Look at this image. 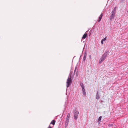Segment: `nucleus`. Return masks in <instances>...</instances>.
Wrapping results in <instances>:
<instances>
[{"mask_svg": "<svg viewBox=\"0 0 128 128\" xmlns=\"http://www.w3.org/2000/svg\"><path fill=\"white\" fill-rule=\"evenodd\" d=\"M71 75H70L69 76L67 80L66 83V87L67 88L69 87L72 83V79H71Z\"/></svg>", "mask_w": 128, "mask_h": 128, "instance_id": "1", "label": "nucleus"}, {"mask_svg": "<svg viewBox=\"0 0 128 128\" xmlns=\"http://www.w3.org/2000/svg\"><path fill=\"white\" fill-rule=\"evenodd\" d=\"M107 55V52H105L102 56V57L99 60V62L100 64L106 58Z\"/></svg>", "mask_w": 128, "mask_h": 128, "instance_id": "2", "label": "nucleus"}, {"mask_svg": "<svg viewBox=\"0 0 128 128\" xmlns=\"http://www.w3.org/2000/svg\"><path fill=\"white\" fill-rule=\"evenodd\" d=\"M79 112L77 111H76L74 114V117L75 120L77 119L78 118V114Z\"/></svg>", "mask_w": 128, "mask_h": 128, "instance_id": "3", "label": "nucleus"}, {"mask_svg": "<svg viewBox=\"0 0 128 128\" xmlns=\"http://www.w3.org/2000/svg\"><path fill=\"white\" fill-rule=\"evenodd\" d=\"M115 14H112L110 16V20H111L114 18Z\"/></svg>", "mask_w": 128, "mask_h": 128, "instance_id": "4", "label": "nucleus"}, {"mask_svg": "<svg viewBox=\"0 0 128 128\" xmlns=\"http://www.w3.org/2000/svg\"><path fill=\"white\" fill-rule=\"evenodd\" d=\"M103 16V14H102L100 15L99 18H98V22H99L100 20H101V19H102V16Z\"/></svg>", "mask_w": 128, "mask_h": 128, "instance_id": "5", "label": "nucleus"}, {"mask_svg": "<svg viewBox=\"0 0 128 128\" xmlns=\"http://www.w3.org/2000/svg\"><path fill=\"white\" fill-rule=\"evenodd\" d=\"M80 85L82 88V90L84 89V86L82 83H80Z\"/></svg>", "mask_w": 128, "mask_h": 128, "instance_id": "6", "label": "nucleus"}, {"mask_svg": "<svg viewBox=\"0 0 128 128\" xmlns=\"http://www.w3.org/2000/svg\"><path fill=\"white\" fill-rule=\"evenodd\" d=\"M87 35V34L85 33L83 36L82 37V38L83 39H84L86 37Z\"/></svg>", "mask_w": 128, "mask_h": 128, "instance_id": "7", "label": "nucleus"}, {"mask_svg": "<svg viewBox=\"0 0 128 128\" xmlns=\"http://www.w3.org/2000/svg\"><path fill=\"white\" fill-rule=\"evenodd\" d=\"M56 122L54 120L52 121V122L50 124H52L53 125H54L55 123Z\"/></svg>", "mask_w": 128, "mask_h": 128, "instance_id": "8", "label": "nucleus"}, {"mask_svg": "<svg viewBox=\"0 0 128 128\" xmlns=\"http://www.w3.org/2000/svg\"><path fill=\"white\" fill-rule=\"evenodd\" d=\"M69 119H66V120L65 122V124L67 125L68 123Z\"/></svg>", "mask_w": 128, "mask_h": 128, "instance_id": "9", "label": "nucleus"}, {"mask_svg": "<svg viewBox=\"0 0 128 128\" xmlns=\"http://www.w3.org/2000/svg\"><path fill=\"white\" fill-rule=\"evenodd\" d=\"M82 91L83 94L84 95H86V93L85 92V90L84 89H82Z\"/></svg>", "mask_w": 128, "mask_h": 128, "instance_id": "10", "label": "nucleus"}, {"mask_svg": "<svg viewBox=\"0 0 128 128\" xmlns=\"http://www.w3.org/2000/svg\"><path fill=\"white\" fill-rule=\"evenodd\" d=\"M70 117V114H68L67 116L66 119H69Z\"/></svg>", "mask_w": 128, "mask_h": 128, "instance_id": "11", "label": "nucleus"}, {"mask_svg": "<svg viewBox=\"0 0 128 128\" xmlns=\"http://www.w3.org/2000/svg\"><path fill=\"white\" fill-rule=\"evenodd\" d=\"M116 11V10H112V12L111 13L115 14Z\"/></svg>", "mask_w": 128, "mask_h": 128, "instance_id": "12", "label": "nucleus"}, {"mask_svg": "<svg viewBox=\"0 0 128 128\" xmlns=\"http://www.w3.org/2000/svg\"><path fill=\"white\" fill-rule=\"evenodd\" d=\"M102 116H100L98 119V121H100L101 120V118H102Z\"/></svg>", "mask_w": 128, "mask_h": 128, "instance_id": "13", "label": "nucleus"}, {"mask_svg": "<svg viewBox=\"0 0 128 128\" xmlns=\"http://www.w3.org/2000/svg\"><path fill=\"white\" fill-rule=\"evenodd\" d=\"M100 98L98 95L97 94L96 96V98L97 99H98Z\"/></svg>", "mask_w": 128, "mask_h": 128, "instance_id": "14", "label": "nucleus"}, {"mask_svg": "<svg viewBox=\"0 0 128 128\" xmlns=\"http://www.w3.org/2000/svg\"><path fill=\"white\" fill-rule=\"evenodd\" d=\"M104 41H105L106 40V37H105L104 39L102 40Z\"/></svg>", "mask_w": 128, "mask_h": 128, "instance_id": "15", "label": "nucleus"}, {"mask_svg": "<svg viewBox=\"0 0 128 128\" xmlns=\"http://www.w3.org/2000/svg\"><path fill=\"white\" fill-rule=\"evenodd\" d=\"M103 42H104V41L103 40H102L101 41V44H103V43H104Z\"/></svg>", "mask_w": 128, "mask_h": 128, "instance_id": "16", "label": "nucleus"}, {"mask_svg": "<svg viewBox=\"0 0 128 128\" xmlns=\"http://www.w3.org/2000/svg\"><path fill=\"white\" fill-rule=\"evenodd\" d=\"M116 7H115L114 8V10H116Z\"/></svg>", "mask_w": 128, "mask_h": 128, "instance_id": "17", "label": "nucleus"}, {"mask_svg": "<svg viewBox=\"0 0 128 128\" xmlns=\"http://www.w3.org/2000/svg\"><path fill=\"white\" fill-rule=\"evenodd\" d=\"M48 128H52V127L50 126V125Z\"/></svg>", "mask_w": 128, "mask_h": 128, "instance_id": "18", "label": "nucleus"}, {"mask_svg": "<svg viewBox=\"0 0 128 128\" xmlns=\"http://www.w3.org/2000/svg\"><path fill=\"white\" fill-rule=\"evenodd\" d=\"M76 70V69H75V70ZM75 72V70H74V74Z\"/></svg>", "mask_w": 128, "mask_h": 128, "instance_id": "19", "label": "nucleus"}]
</instances>
